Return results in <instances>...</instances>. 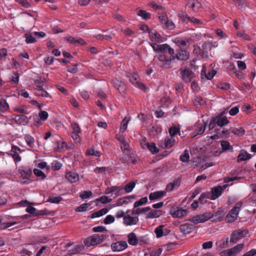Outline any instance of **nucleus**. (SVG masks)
Listing matches in <instances>:
<instances>
[{
	"mask_svg": "<svg viewBox=\"0 0 256 256\" xmlns=\"http://www.w3.org/2000/svg\"><path fill=\"white\" fill-rule=\"evenodd\" d=\"M129 78L132 84H136L138 83V76L137 74H130V75Z\"/></svg>",
	"mask_w": 256,
	"mask_h": 256,
	"instance_id": "nucleus-63",
	"label": "nucleus"
},
{
	"mask_svg": "<svg viewBox=\"0 0 256 256\" xmlns=\"http://www.w3.org/2000/svg\"><path fill=\"white\" fill-rule=\"evenodd\" d=\"M147 149L149 150L152 154H156L159 151L158 148L156 146L154 142L150 143Z\"/></svg>",
	"mask_w": 256,
	"mask_h": 256,
	"instance_id": "nucleus-40",
	"label": "nucleus"
},
{
	"mask_svg": "<svg viewBox=\"0 0 256 256\" xmlns=\"http://www.w3.org/2000/svg\"><path fill=\"white\" fill-rule=\"evenodd\" d=\"M230 122L226 116H222V114H219L218 116L212 118L210 120L208 127L210 130L214 128L216 125L222 127Z\"/></svg>",
	"mask_w": 256,
	"mask_h": 256,
	"instance_id": "nucleus-3",
	"label": "nucleus"
},
{
	"mask_svg": "<svg viewBox=\"0 0 256 256\" xmlns=\"http://www.w3.org/2000/svg\"><path fill=\"white\" fill-rule=\"evenodd\" d=\"M128 246L126 241H120L112 243L111 245L112 249L114 252H120L125 250Z\"/></svg>",
	"mask_w": 256,
	"mask_h": 256,
	"instance_id": "nucleus-8",
	"label": "nucleus"
},
{
	"mask_svg": "<svg viewBox=\"0 0 256 256\" xmlns=\"http://www.w3.org/2000/svg\"><path fill=\"white\" fill-rule=\"evenodd\" d=\"M181 180L180 178H178L172 182L167 185L166 190L168 192H172L174 189L178 188L180 185Z\"/></svg>",
	"mask_w": 256,
	"mask_h": 256,
	"instance_id": "nucleus-18",
	"label": "nucleus"
},
{
	"mask_svg": "<svg viewBox=\"0 0 256 256\" xmlns=\"http://www.w3.org/2000/svg\"><path fill=\"white\" fill-rule=\"evenodd\" d=\"M180 132V129L176 126H174L172 128H171L168 130L170 134L172 137H173L175 135H176L178 132Z\"/></svg>",
	"mask_w": 256,
	"mask_h": 256,
	"instance_id": "nucleus-57",
	"label": "nucleus"
},
{
	"mask_svg": "<svg viewBox=\"0 0 256 256\" xmlns=\"http://www.w3.org/2000/svg\"><path fill=\"white\" fill-rule=\"evenodd\" d=\"M112 200L111 199H110L107 196H102L98 198L96 200V202H100L102 204H107L110 202Z\"/></svg>",
	"mask_w": 256,
	"mask_h": 256,
	"instance_id": "nucleus-58",
	"label": "nucleus"
},
{
	"mask_svg": "<svg viewBox=\"0 0 256 256\" xmlns=\"http://www.w3.org/2000/svg\"><path fill=\"white\" fill-rule=\"evenodd\" d=\"M114 221V217L112 215L107 216L104 220V224H110Z\"/></svg>",
	"mask_w": 256,
	"mask_h": 256,
	"instance_id": "nucleus-59",
	"label": "nucleus"
},
{
	"mask_svg": "<svg viewBox=\"0 0 256 256\" xmlns=\"http://www.w3.org/2000/svg\"><path fill=\"white\" fill-rule=\"evenodd\" d=\"M137 14L144 20H148L150 18V14L144 10H138L137 12Z\"/></svg>",
	"mask_w": 256,
	"mask_h": 256,
	"instance_id": "nucleus-36",
	"label": "nucleus"
},
{
	"mask_svg": "<svg viewBox=\"0 0 256 256\" xmlns=\"http://www.w3.org/2000/svg\"><path fill=\"white\" fill-rule=\"evenodd\" d=\"M153 50L156 52H160L157 58L160 62V66L163 68H171V62L174 60V50L167 44H160V46H153Z\"/></svg>",
	"mask_w": 256,
	"mask_h": 256,
	"instance_id": "nucleus-1",
	"label": "nucleus"
},
{
	"mask_svg": "<svg viewBox=\"0 0 256 256\" xmlns=\"http://www.w3.org/2000/svg\"><path fill=\"white\" fill-rule=\"evenodd\" d=\"M108 212V210L106 208H104L101 209L97 212H94L92 214L91 218H98L101 216L105 214H106Z\"/></svg>",
	"mask_w": 256,
	"mask_h": 256,
	"instance_id": "nucleus-32",
	"label": "nucleus"
},
{
	"mask_svg": "<svg viewBox=\"0 0 256 256\" xmlns=\"http://www.w3.org/2000/svg\"><path fill=\"white\" fill-rule=\"evenodd\" d=\"M174 59L176 58L178 60H186L189 58V54L185 50H183L182 48H180L176 51V54H174Z\"/></svg>",
	"mask_w": 256,
	"mask_h": 256,
	"instance_id": "nucleus-10",
	"label": "nucleus"
},
{
	"mask_svg": "<svg viewBox=\"0 0 256 256\" xmlns=\"http://www.w3.org/2000/svg\"><path fill=\"white\" fill-rule=\"evenodd\" d=\"M248 231L246 230H234L231 234L230 237V242L232 243H236L240 240L244 238L248 234Z\"/></svg>",
	"mask_w": 256,
	"mask_h": 256,
	"instance_id": "nucleus-4",
	"label": "nucleus"
},
{
	"mask_svg": "<svg viewBox=\"0 0 256 256\" xmlns=\"http://www.w3.org/2000/svg\"><path fill=\"white\" fill-rule=\"evenodd\" d=\"M158 18L161 24L163 25H164V24H166V22H168V20L166 14L164 13L159 15Z\"/></svg>",
	"mask_w": 256,
	"mask_h": 256,
	"instance_id": "nucleus-55",
	"label": "nucleus"
},
{
	"mask_svg": "<svg viewBox=\"0 0 256 256\" xmlns=\"http://www.w3.org/2000/svg\"><path fill=\"white\" fill-rule=\"evenodd\" d=\"M78 64H75L68 66V72L72 74H75L78 72Z\"/></svg>",
	"mask_w": 256,
	"mask_h": 256,
	"instance_id": "nucleus-64",
	"label": "nucleus"
},
{
	"mask_svg": "<svg viewBox=\"0 0 256 256\" xmlns=\"http://www.w3.org/2000/svg\"><path fill=\"white\" fill-rule=\"evenodd\" d=\"M26 42V43H34L36 42L35 38L30 33H26L25 34Z\"/></svg>",
	"mask_w": 256,
	"mask_h": 256,
	"instance_id": "nucleus-45",
	"label": "nucleus"
},
{
	"mask_svg": "<svg viewBox=\"0 0 256 256\" xmlns=\"http://www.w3.org/2000/svg\"><path fill=\"white\" fill-rule=\"evenodd\" d=\"M149 38L152 42L150 46L152 48L154 46H160V44H158L160 43L163 41L162 38L160 34H159L155 30H152L150 32Z\"/></svg>",
	"mask_w": 256,
	"mask_h": 256,
	"instance_id": "nucleus-5",
	"label": "nucleus"
},
{
	"mask_svg": "<svg viewBox=\"0 0 256 256\" xmlns=\"http://www.w3.org/2000/svg\"><path fill=\"white\" fill-rule=\"evenodd\" d=\"M128 241L130 244L132 246L136 245L138 244L137 237L134 232H130L128 234Z\"/></svg>",
	"mask_w": 256,
	"mask_h": 256,
	"instance_id": "nucleus-25",
	"label": "nucleus"
},
{
	"mask_svg": "<svg viewBox=\"0 0 256 256\" xmlns=\"http://www.w3.org/2000/svg\"><path fill=\"white\" fill-rule=\"evenodd\" d=\"M187 210H186L180 209L174 211L172 215L174 218H182L183 216L186 215Z\"/></svg>",
	"mask_w": 256,
	"mask_h": 256,
	"instance_id": "nucleus-31",
	"label": "nucleus"
},
{
	"mask_svg": "<svg viewBox=\"0 0 256 256\" xmlns=\"http://www.w3.org/2000/svg\"><path fill=\"white\" fill-rule=\"evenodd\" d=\"M19 172L22 176H28L32 174V171L30 168L28 167H24L19 170Z\"/></svg>",
	"mask_w": 256,
	"mask_h": 256,
	"instance_id": "nucleus-28",
	"label": "nucleus"
},
{
	"mask_svg": "<svg viewBox=\"0 0 256 256\" xmlns=\"http://www.w3.org/2000/svg\"><path fill=\"white\" fill-rule=\"evenodd\" d=\"M65 177L70 182H75L79 179L78 174L74 172H67Z\"/></svg>",
	"mask_w": 256,
	"mask_h": 256,
	"instance_id": "nucleus-20",
	"label": "nucleus"
},
{
	"mask_svg": "<svg viewBox=\"0 0 256 256\" xmlns=\"http://www.w3.org/2000/svg\"><path fill=\"white\" fill-rule=\"evenodd\" d=\"M216 73V72L214 70H210L206 72V70L204 68L201 72V77L202 79L204 78L210 80L214 78Z\"/></svg>",
	"mask_w": 256,
	"mask_h": 256,
	"instance_id": "nucleus-14",
	"label": "nucleus"
},
{
	"mask_svg": "<svg viewBox=\"0 0 256 256\" xmlns=\"http://www.w3.org/2000/svg\"><path fill=\"white\" fill-rule=\"evenodd\" d=\"M14 110L18 112H20L24 114H27L28 112L24 108V106H17L14 108Z\"/></svg>",
	"mask_w": 256,
	"mask_h": 256,
	"instance_id": "nucleus-60",
	"label": "nucleus"
},
{
	"mask_svg": "<svg viewBox=\"0 0 256 256\" xmlns=\"http://www.w3.org/2000/svg\"><path fill=\"white\" fill-rule=\"evenodd\" d=\"M66 40L70 43L73 44H79L80 45L86 44V42H85L82 38H78V39H76L72 36H69L66 38Z\"/></svg>",
	"mask_w": 256,
	"mask_h": 256,
	"instance_id": "nucleus-21",
	"label": "nucleus"
},
{
	"mask_svg": "<svg viewBox=\"0 0 256 256\" xmlns=\"http://www.w3.org/2000/svg\"><path fill=\"white\" fill-rule=\"evenodd\" d=\"M86 153L87 156H100V152L95 150L92 148L88 150Z\"/></svg>",
	"mask_w": 256,
	"mask_h": 256,
	"instance_id": "nucleus-49",
	"label": "nucleus"
},
{
	"mask_svg": "<svg viewBox=\"0 0 256 256\" xmlns=\"http://www.w3.org/2000/svg\"><path fill=\"white\" fill-rule=\"evenodd\" d=\"M45 82V78L39 77L34 80V84L37 88H43V84Z\"/></svg>",
	"mask_w": 256,
	"mask_h": 256,
	"instance_id": "nucleus-38",
	"label": "nucleus"
},
{
	"mask_svg": "<svg viewBox=\"0 0 256 256\" xmlns=\"http://www.w3.org/2000/svg\"><path fill=\"white\" fill-rule=\"evenodd\" d=\"M206 128V124H204L196 123L194 126V131L192 133V137L194 138L198 135L202 134Z\"/></svg>",
	"mask_w": 256,
	"mask_h": 256,
	"instance_id": "nucleus-6",
	"label": "nucleus"
},
{
	"mask_svg": "<svg viewBox=\"0 0 256 256\" xmlns=\"http://www.w3.org/2000/svg\"><path fill=\"white\" fill-rule=\"evenodd\" d=\"M194 102L196 106H198L202 104L204 102L200 96H197L194 98Z\"/></svg>",
	"mask_w": 256,
	"mask_h": 256,
	"instance_id": "nucleus-62",
	"label": "nucleus"
},
{
	"mask_svg": "<svg viewBox=\"0 0 256 256\" xmlns=\"http://www.w3.org/2000/svg\"><path fill=\"white\" fill-rule=\"evenodd\" d=\"M237 36L242 38L244 40H250L251 38L250 36L246 34L244 30L239 31L237 33Z\"/></svg>",
	"mask_w": 256,
	"mask_h": 256,
	"instance_id": "nucleus-47",
	"label": "nucleus"
},
{
	"mask_svg": "<svg viewBox=\"0 0 256 256\" xmlns=\"http://www.w3.org/2000/svg\"><path fill=\"white\" fill-rule=\"evenodd\" d=\"M228 238H227L225 240L217 241L216 244L220 248H224L228 246Z\"/></svg>",
	"mask_w": 256,
	"mask_h": 256,
	"instance_id": "nucleus-34",
	"label": "nucleus"
},
{
	"mask_svg": "<svg viewBox=\"0 0 256 256\" xmlns=\"http://www.w3.org/2000/svg\"><path fill=\"white\" fill-rule=\"evenodd\" d=\"M190 40V39H188L186 41L180 39H176V44L180 47V48H181L182 46H186V43L188 42Z\"/></svg>",
	"mask_w": 256,
	"mask_h": 256,
	"instance_id": "nucleus-53",
	"label": "nucleus"
},
{
	"mask_svg": "<svg viewBox=\"0 0 256 256\" xmlns=\"http://www.w3.org/2000/svg\"><path fill=\"white\" fill-rule=\"evenodd\" d=\"M34 173L36 176L41 178L42 180H44L46 178V175L39 169H34Z\"/></svg>",
	"mask_w": 256,
	"mask_h": 256,
	"instance_id": "nucleus-52",
	"label": "nucleus"
},
{
	"mask_svg": "<svg viewBox=\"0 0 256 256\" xmlns=\"http://www.w3.org/2000/svg\"><path fill=\"white\" fill-rule=\"evenodd\" d=\"M151 210V208L150 206H148L144 208H138L136 210H132V215H139L145 213L146 212H148Z\"/></svg>",
	"mask_w": 256,
	"mask_h": 256,
	"instance_id": "nucleus-33",
	"label": "nucleus"
},
{
	"mask_svg": "<svg viewBox=\"0 0 256 256\" xmlns=\"http://www.w3.org/2000/svg\"><path fill=\"white\" fill-rule=\"evenodd\" d=\"M180 18L183 22L187 23L190 20V17L184 12H182L179 14Z\"/></svg>",
	"mask_w": 256,
	"mask_h": 256,
	"instance_id": "nucleus-54",
	"label": "nucleus"
},
{
	"mask_svg": "<svg viewBox=\"0 0 256 256\" xmlns=\"http://www.w3.org/2000/svg\"><path fill=\"white\" fill-rule=\"evenodd\" d=\"M88 206L89 204H82L76 209V211L78 212H84L87 210Z\"/></svg>",
	"mask_w": 256,
	"mask_h": 256,
	"instance_id": "nucleus-56",
	"label": "nucleus"
},
{
	"mask_svg": "<svg viewBox=\"0 0 256 256\" xmlns=\"http://www.w3.org/2000/svg\"><path fill=\"white\" fill-rule=\"evenodd\" d=\"M162 215V212L160 210H155L150 212H149L147 216H146V219L148 218H158L160 216Z\"/></svg>",
	"mask_w": 256,
	"mask_h": 256,
	"instance_id": "nucleus-29",
	"label": "nucleus"
},
{
	"mask_svg": "<svg viewBox=\"0 0 256 256\" xmlns=\"http://www.w3.org/2000/svg\"><path fill=\"white\" fill-rule=\"evenodd\" d=\"M181 74L182 80L186 82H190L194 76V74L191 70L188 68L182 70Z\"/></svg>",
	"mask_w": 256,
	"mask_h": 256,
	"instance_id": "nucleus-9",
	"label": "nucleus"
},
{
	"mask_svg": "<svg viewBox=\"0 0 256 256\" xmlns=\"http://www.w3.org/2000/svg\"><path fill=\"white\" fill-rule=\"evenodd\" d=\"M189 158L188 150H185L184 153L180 156V160L183 162H186L188 161Z\"/></svg>",
	"mask_w": 256,
	"mask_h": 256,
	"instance_id": "nucleus-43",
	"label": "nucleus"
},
{
	"mask_svg": "<svg viewBox=\"0 0 256 256\" xmlns=\"http://www.w3.org/2000/svg\"><path fill=\"white\" fill-rule=\"evenodd\" d=\"M214 216H218V218H214V220L221 221L223 218L222 212L219 210L216 213L214 216L210 212H205L202 214L194 216L188 220L194 224H198L204 222Z\"/></svg>",
	"mask_w": 256,
	"mask_h": 256,
	"instance_id": "nucleus-2",
	"label": "nucleus"
},
{
	"mask_svg": "<svg viewBox=\"0 0 256 256\" xmlns=\"http://www.w3.org/2000/svg\"><path fill=\"white\" fill-rule=\"evenodd\" d=\"M194 228V226L190 224H184L180 226V230L184 234L190 233Z\"/></svg>",
	"mask_w": 256,
	"mask_h": 256,
	"instance_id": "nucleus-17",
	"label": "nucleus"
},
{
	"mask_svg": "<svg viewBox=\"0 0 256 256\" xmlns=\"http://www.w3.org/2000/svg\"><path fill=\"white\" fill-rule=\"evenodd\" d=\"M238 212L235 210L233 208L230 212L226 216V220L228 222H234L237 218Z\"/></svg>",
	"mask_w": 256,
	"mask_h": 256,
	"instance_id": "nucleus-19",
	"label": "nucleus"
},
{
	"mask_svg": "<svg viewBox=\"0 0 256 256\" xmlns=\"http://www.w3.org/2000/svg\"><path fill=\"white\" fill-rule=\"evenodd\" d=\"M170 232V230L168 228H164V225L159 226L154 230V232L157 238H160L162 236H166Z\"/></svg>",
	"mask_w": 256,
	"mask_h": 256,
	"instance_id": "nucleus-12",
	"label": "nucleus"
},
{
	"mask_svg": "<svg viewBox=\"0 0 256 256\" xmlns=\"http://www.w3.org/2000/svg\"><path fill=\"white\" fill-rule=\"evenodd\" d=\"M8 104L4 99H0V110L4 112L8 108Z\"/></svg>",
	"mask_w": 256,
	"mask_h": 256,
	"instance_id": "nucleus-39",
	"label": "nucleus"
},
{
	"mask_svg": "<svg viewBox=\"0 0 256 256\" xmlns=\"http://www.w3.org/2000/svg\"><path fill=\"white\" fill-rule=\"evenodd\" d=\"M244 248V244H240L234 247L230 248V252L231 253L232 256H235L236 254H238Z\"/></svg>",
	"mask_w": 256,
	"mask_h": 256,
	"instance_id": "nucleus-24",
	"label": "nucleus"
},
{
	"mask_svg": "<svg viewBox=\"0 0 256 256\" xmlns=\"http://www.w3.org/2000/svg\"><path fill=\"white\" fill-rule=\"evenodd\" d=\"M138 222V218L137 216H132L126 214L124 218V224L126 226L136 225Z\"/></svg>",
	"mask_w": 256,
	"mask_h": 256,
	"instance_id": "nucleus-13",
	"label": "nucleus"
},
{
	"mask_svg": "<svg viewBox=\"0 0 256 256\" xmlns=\"http://www.w3.org/2000/svg\"><path fill=\"white\" fill-rule=\"evenodd\" d=\"M14 120L18 124L26 125L28 123V119L24 115H16L14 118Z\"/></svg>",
	"mask_w": 256,
	"mask_h": 256,
	"instance_id": "nucleus-15",
	"label": "nucleus"
},
{
	"mask_svg": "<svg viewBox=\"0 0 256 256\" xmlns=\"http://www.w3.org/2000/svg\"><path fill=\"white\" fill-rule=\"evenodd\" d=\"M34 94L38 96L51 98L50 94L46 91L44 90L43 88H36L35 90Z\"/></svg>",
	"mask_w": 256,
	"mask_h": 256,
	"instance_id": "nucleus-30",
	"label": "nucleus"
},
{
	"mask_svg": "<svg viewBox=\"0 0 256 256\" xmlns=\"http://www.w3.org/2000/svg\"><path fill=\"white\" fill-rule=\"evenodd\" d=\"M227 187V184L214 187L212 190V200H216L222 194V192Z\"/></svg>",
	"mask_w": 256,
	"mask_h": 256,
	"instance_id": "nucleus-7",
	"label": "nucleus"
},
{
	"mask_svg": "<svg viewBox=\"0 0 256 256\" xmlns=\"http://www.w3.org/2000/svg\"><path fill=\"white\" fill-rule=\"evenodd\" d=\"M164 26L166 28L170 30H172L175 28V25L174 23L172 21H170L169 20H168V22H166Z\"/></svg>",
	"mask_w": 256,
	"mask_h": 256,
	"instance_id": "nucleus-61",
	"label": "nucleus"
},
{
	"mask_svg": "<svg viewBox=\"0 0 256 256\" xmlns=\"http://www.w3.org/2000/svg\"><path fill=\"white\" fill-rule=\"evenodd\" d=\"M62 198L60 196H54V197H50L48 200L47 202H50L52 203H56L58 204L60 201H62Z\"/></svg>",
	"mask_w": 256,
	"mask_h": 256,
	"instance_id": "nucleus-51",
	"label": "nucleus"
},
{
	"mask_svg": "<svg viewBox=\"0 0 256 256\" xmlns=\"http://www.w3.org/2000/svg\"><path fill=\"white\" fill-rule=\"evenodd\" d=\"M129 120L127 119V118L126 117L123 119L122 120L121 124H120V130L122 132H124L126 130L127 128L128 124V123Z\"/></svg>",
	"mask_w": 256,
	"mask_h": 256,
	"instance_id": "nucleus-37",
	"label": "nucleus"
},
{
	"mask_svg": "<svg viewBox=\"0 0 256 256\" xmlns=\"http://www.w3.org/2000/svg\"><path fill=\"white\" fill-rule=\"evenodd\" d=\"M24 140L28 146L32 147L34 145V140L33 137L29 134L26 135Z\"/></svg>",
	"mask_w": 256,
	"mask_h": 256,
	"instance_id": "nucleus-42",
	"label": "nucleus"
},
{
	"mask_svg": "<svg viewBox=\"0 0 256 256\" xmlns=\"http://www.w3.org/2000/svg\"><path fill=\"white\" fill-rule=\"evenodd\" d=\"M210 194L209 192L202 194L198 198L199 202L202 204H206V200L205 199L206 198H209Z\"/></svg>",
	"mask_w": 256,
	"mask_h": 256,
	"instance_id": "nucleus-50",
	"label": "nucleus"
},
{
	"mask_svg": "<svg viewBox=\"0 0 256 256\" xmlns=\"http://www.w3.org/2000/svg\"><path fill=\"white\" fill-rule=\"evenodd\" d=\"M231 132L235 135L242 136L244 134L245 131L242 128H234L231 130Z\"/></svg>",
	"mask_w": 256,
	"mask_h": 256,
	"instance_id": "nucleus-41",
	"label": "nucleus"
},
{
	"mask_svg": "<svg viewBox=\"0 0 256 256\" xmlns=\"http://www.w3.org/2000/svg\"><path fill=\"white\" fill-rule=\"evenodd\" d=\"M174 140L172 138L166 137L164 140V146L166 148H171L174 144Z\"/></svg>",
	"mask_w": 256,
	"mask_h": 256,
	"instance_id": "nucleus-46",
	"label": "nucleus"
},
{
	"mask_svg": "<svg viewBox=\"0 0 256 256\" xmlns=\"http://www.w3.org/2000/svg\"><path fill=\"white\" fill-rule=\"evenodd\" d=\"M84 243L88 246H94L100 244L98 238V234H96L86 238Z\"/></svg>",
	"mask_w": 256,
	"mask_h": 256,
	"instance_id": "nucleus-11",
	"label": "nucleus"
},
{
	"mask_svg": "<svg viewBox=\"0 0 256 256\" xmlns=\"http://www.w3.org/2000/svg\"><path fill=\"white\" fill-rule=\"evenodd\" d=\"M188 6L192 8L194 12H196L201 7V4L197 0H191L188 4Z\"/></svg>",
	"mask_w": 256,
	"mask_h": 256,
	"instance_id": "nucleus-27",
	"label": "nucleus"
},
{
	"mask_svg": "<svg viewBox=\"0 0 256 256\" xmlns=\"http://www.w3.org/2000/svg\"><path fill=\"white\" fill-rule=\"evenodd\" d=\"M17 150L19 151L20 152H21L20 149L17 147L16 146H12V150L10 151V154L14 158V160H16V162H20L21 160V158L20 156L18 154Z\"/></svg>",
	"mask_w": 256,
	"mask_h": 256,
	"instance_id": "nucleus-22",
	"label": "nucleus"
},
{
	"mask_svg": "<svg viewBox=\"0 0 256 256\" xmlns=\"http://www.w3.org/2000/svg\"><path fill=\"white\" fill-rule=\"evenodd\" d=\"M252 158L250 154H248L246 151L242 150L237 157L238 162L248 160Z\"/></svg>",
	"mask_w": 256,
	"mask_h": 256,
	"instance_id": "nucleus-23",
	"label": "nucleus"
},
{
	"mask_svg": "<svg viewBox=\"0 0 256 256\" xmlns=\"http://www.w3.org/2000/svg\"><path fill=\"white\" fill-rule=\"evenodd\" d=\"M114 86L119 90L120 92H124L126 90V86L122 80H114L112 81Z\"/></svg>",
	"mask_w": 256,
	"mask_h": 256,
	"instance_id": "nucleus-16",
	"label": "nucleus"
},
{
	"mask_svg": "<svg viewBox=\"0 0 256 256\" xmlns=\"http://www.w3.org/2000/svg\"><path fill=\"white\" fill-rule=\"evenodd\" d=\"M221 146L223 151L230 150L231 152H233V148L230 145V142L226 140H222L221 142Z\"/></svg>",
	"mask_w": 256,
	"mask_h": 256,
	"instance_id": "nucleus-35",
	"label": "nucleus"
},
{
	"mask_svg": "<svg viewBox=\"0 0 256 256\" xmlns=\"http://www.w3.org/2000/svg\"><path fill=\"white\" fill-rule=\"evenodd\" d=\"M148 202V198L147 197H144L142 198H140V200L136 201L134 203V207L137 208L139 206H142L145 204H146Z\"/></svg>",
	"mask_w": 256,
	"mask_h": 256,
	"instance_id": "nucleus-48",
	"label": "nucleus"
},
{
	"mask_svg": "<svg viewBox=\"0 0 256 256\" xmlns=\"http://www.w3.org/2000/svg\"><path fill=\"white\" fill-rule=\"evenodd\" d=\"M136 184L134 182H130L126 184L124 187V190L127 193L131 192L133 188L135 187Z\"/></svg>",
	"mask_w": 256,
	"mask_h": 256,
	"instance_id": "nucleus-44",
	"label": "nucleus"
},
{
	"mask_svg": "<svg viewBox=\"0 0 256 256\" xmlns=\"http://www.w3.org/2000/svg\"><path fill=\"white\" fill-rule=\"evenodd\" d=\"M166 192L164 191H158L154 192H152L149 195V199L151 200L158 199L162 198Z\"/></svg>",
	"mask_w": 256,
	"mask_h": 256,
	"instance_id": "nucleus-26",
	"label": "nucleus"
}]
</instances>
